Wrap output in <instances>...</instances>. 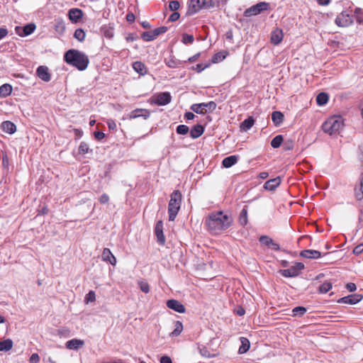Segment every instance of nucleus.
Wrapping results in <instances>:
<instances>
[{"mask_svg": "<svg viewBox=\"0 0 363 363\" xmlns=\"http://www.w3.org/2000/svg\"><path fill=\"white\" fill-rule=\"evenodd\" d=\"M232 222V218L228 214L223 211H216L208 215L206 220V225L211 232L219 233L228 229L231 225Z\"/></svg>", "mask_w": 363, "mask_h": 363, "instance_id": "obj_1", "label": "nucleus"}, {"mask_svg": "<svg viewBox=\"0 0 363 363\" xmlns=\"http://www.w3.org/2000/svg\"><path fill=\"white\" fill-rule=\"evenodd\" d=\"M65 62L77 67L79 70H85L89 63L88 56L77 50H69L64 56Z\"/></svg>", "mask_w": 363, "mask_h": 363, "instance_id": "obj_2", "label": "nucleus"}, {"mask_svg": "<svg viewBox=\"0 0 363 363\" xmlns=\"http://www.w3.org/2000/svg\"><path fill=\"white\" fill-rule=\"evenodd\" d=\"M344 127L343 118L340 116H333L328 118L323 124L324 133L333 135L338 134Z\"/></svg>", "mask_w": 363, "mask_h": 363, "instance_id": "obj_3", "label": "nucleus"}, {"mask_svg": "<svg viewBox=\"0 0 363 363\" xmlns=\"http://www.w3.org/2000/svg\"><path fill=\"white\" fill-rule=\"evenodd\" d=\"M182 194L179 191H174L171 196L168 206L169 220H174L181 206Z\"/></svg>", "mask_w": 363, "mask_h": 363, "instance_id": "obj_4", "label": "nucleus"}, {"mask_svg": "<svg viewBox=\"0 0 363 363\" xmlns=\"http://www.w3.org/2000/svg\"><path fill=\"white\" fill-rule=\"evenodd\" d=\"M216 108V104L214 101L194 104L191 106V109L199 114H206L207 113L213 112Z\"/></svg>", "mask_w": 363, "mask_h": 363, "instance_id": "obj_5", "label": "nucleus"}, {"mask_svg": "<svg viewBox=\"0 0 363 363\" xmlns=\"http://www.w3.org/2000/svg\"><path fill=\"white\" fill-rule=\"evenodd\" d=\"M269 8V4L264 1L259 2L256 5H254L249 9H247L244 15L246 17H250L252 16H256L260 13L263 11L267 10Z\"/></svg>", "mask_w": 363, "mask_h": 363, "instance_id": "obj_6", "label": "nucleus"}, {"mask_svg": "<svg viewBox=\"0 0 363 363\" xmlns=\"http://www.w3.org/2000/svg\"><path fill=\"white\" fill-rule=\"evenodd\" d=\"M152 103L158 106H164L170 103L172 96L169 92H162L153 96Z\"/></svg>", "mask_w": 363, "mask_h": 363, "instance_id": "obj_7", "label": "nucleus"}, {"mask_svg": "<svg viewBox=\"0 0 363 363\" xmlns=\"http://www.w3.org/2000/svg\"><path fill=\"white\" fill-rule=\"evenodd\" d=\"M304 268L303 264L297 262L291 267L281 271V274L286 277H293L298 275L299 272Z\"/></svg>", "mask_w": 363, "mask_h": 363, "instance_id": "obj_8", "label": "nucleus"}, {"mask_svg": "<svg viewBox=\"0 0 363 363\" xmlns=\"http://www.w3.org/2000/svg\"><path fill=\"white\" fill-rule=\"evenodd\" d=\"M206 1V0H191L189 6L188 13L189 15H193L199 11L205 6Z\"/></svg>", "mask_w": 363, "mask_h": 363, "instance_id": "obj_9", "label": "nucleus"}, {"mask_svg": "<svg viewBox=\"0 0 363 363\" xmlns=\"http://www.w3.org/2000/svg\"><path fill=\"white\" fill-rule=\"evenodd\" d=\"M352 17L345 12H342L338 15L335 19V23L340 27L349 26L352 24Z\"/></svg>", "mask_w": 363, "mask_h": 363, "instance_id": "obj_10", "label": "nucleus"}, {"mask_svg": "<svg viewBox=\"0 0 363 363\" xmlns=\"http://www.w3.org/2000/svg\"><path fill=\"white\" fill-rule=\"evenodd\" d=\"M363 298V296L359 294H352L349 295L347 296H345L343 298H340L337 302L340 303H347V304H356L359 303L362 299Z\"/></svg>", "mask_w": 363, "mask_h": 363, "instance_id": "obj_11", "label": "nucleus"}, {"mask_svg": "<svg viewBox=\"0 0 363 363\" xmlns=\"http://www.w3.org/2000/svg\"><path fill=\"white\" fill-rule=\"evenodd\" d=\"M259 242L261 244L270 247L272 250L278 251L279 250V245L274 242V240L267 235H263L259 238Z\"/></svg>", "mask_w": 363, "mask_h": 363, "instance_id": "obj_12", "label": "nucleus"}, {"mask_svg": "<svg viewBox=\"0 0 363 363\" xmlns=\"http://www.w3.org/2000/svg\"><path fill=\"white\" fill-rule=\"evenodd\" d=\"M38 77L44 82H49L51 79V75L48 68L45 66H40L36 71Z\"/></svg>", "mask_w": 363, "mask_h": 363, "instance_id": "obj_13", "label": "nucleus"}, {"mask_svg": "<svg viewBox=\"0 0 363 363\" xmlns=\"http://www.w3.org/2000/svg\"><path fill=\"white\" fill-rule=\"evenodd\" d=\"M167 306L169 308L172 309L178 313H183L185 312V307L179 301L172 299L167 302Z\"/></svg>", "mask_w": 363, "mask_h": 363, "instance_id": "obj_14", "label": "nucleus"}, {"mask_svg": "<svg viewBox=\"0 0 363 363\" xmlns=\"http://www.w3.org/2000/svg\"><path fill=\"white\" fill-rule=\"evenodd\" d=\"M102 260L108 262L113 266L116 264L117 260L108 248H104L101 255Z\"/></svg>", "mask_w": 363, "mask_h": 363, "instance_id": "obj_15", "label": "nucleus"}, {"mask_svg": "<svg viewBox=\"0 0 363 363\" xmlns=\"http://www.w3.org/2000/svg\"><path fill=\"white\" fill-rule=\"evenodd\" d=\"M83 16V12L79 9H72L68 12L69 19L72 23H77Z\"/></svg>", "mask_w": 363, "mask_h": 363, "instance_id": "obj_16", "label": "nucleus"}, {"mask_svg": "<svg viewBox=\"0 0 363 363\" xmlns=\"http://www.w3.org/2000/svg\"><path fill=\"white\" fill-rule=\"evenodd\" d=\"M155 235L160 244L165 243V238L163 233V223L161 220L158 221L155 226Z\"/></svg>", "mask_w": 363, "mask_h": 363, "instance_id": "obj_17", "label": "nucleus"}, {"mask_svg": "<svg viewBox=\"0 0 363 363\" xmlns=\"http://www.w3.org/2000/svg\"><path fill=\"white\" fill-rule=\"evenodd\" d=\"M84 345V342L79 339H72L66 342V347L69 350H77Z\"/></svg>", "mask_w": 363, "mask_h": 363, "instance_id": "obj_18", "label": "nucleus"}, {"mask_svg": "<svg viewBox=\"0 0 363 363\" xmlns=\"http://www.w3.org/2000/svg\"><path fill=\"white\" fill-rule=\"evenodd\" d=\"M284 37L282 30L277 28L271 34V42L272 44L277 45L279 44Z\"/></svg>", "mask_w": 363, "mask_h": 363, "instance_id": "obj_19", "label": "nucleus"}, {"mask_svg": "<svg viewBox=\"0 0 363 363\" xmlns=\"http://www.w3.org/2000/svg\"><path fill=\"white\" fill-rule=\"evenodd\" d=\"M1 128L4 132L9 134H13L16 131V125L9 121H4L1 125Z\"/></svg>", "mask_w": 363, "mask_h": 363, "instance_id": "obj_20", "label": "nucleus"}, {"mask_svg": "<svg viewBox=\"0 0 363 363\" xmlns=\"http://www.w3.org/2000/svg\"><path fill=\"white\" fill-rule=\"evenodd\" d=\"M281 183L280 177H277L272 179H269L264 184V188L269 191L275 189Z\"/></svg>", "mask_w": 363, "mask_h": 363, "instance_id": "obj_21", "label": "nucleus"}, {"mask_svg": "<svg viewBox=\"0 0 363 363\" xmlns=\"http://www.w3.org/2000/svg\"><path fill=\"white\" fill-rule=\"evenodd\" d=\"M301 255L303 257L308 258V259H318L320 257L321 254L318 250H306L301 252Z\"/></svg>", "mask_w": 363, "mask_h": 363, "instance_id": "obj_22", "label": "nucleus"}, {"mask_svg": "<svg viewBox=\"0 0 363 363\" xmlns=\"http://www.w3.org/2000/svg\"><path fill=\"white\" fill-rule=\"evenodd\" d=\"M35 28L36 27L34 23H29L23 27V34H21L18 32V30H21V28L18 26L16 27V30L17 33H18L19 35L27 36V35L31 34L35 30Z\"/></svg>", "mask_w": 363, "mask_h": 363, "instance_id": "obj_23", "label": "nucleus"}, {"mask_svg": "<svg viewBox=\"0 0 363 363\" xmlns=\"http://www.w3.org/2000/svg\"><path fill=\"white\" fill-rule=\"evenodd\" d=\"M13 347V342L11 339H6L4 340H0V352H9Z\"/></svg>", "mask_w": 363, "mask_h": 363, "instance_id": "obj_24", "label": "nucleus"}, {"mask_svg": "<svg viewBox=\"0 0 363 363\" xmlns=\"http://www.w3.org/2000/svg\"><path fill=\"white\" fill-rule=\"evenodd\" d=\"M238 160V157L236 155H231L223 159L222 164L225 168L231 167Z\"/></svg>", "mask_w": 363, "mask_h": 363, "instance_id": "obj_25", "label": "nucleus"}, {"mask_svg": "<svg viewBox=\"0 0 363 363\" xmlns=\"http://www.w3.org/2000/svg\"><path fill=\"white\" fill-rule=\"evenodd\" d=\"M255 123V120L252 117H249L247 119H245L241 124H240V129L241 130H243L245 132L249 130Z\"/></svg>", "mask_w": 363, "mask_h": 363, "instance_id": "obj_26", "label": "nucleus"}, {"mask_svg": "<svg viewBox=\"0 0 363 363\" xmlns=\"http://www.w3.org/2000/svg\"><path fill=\"white\" fill-rule=\"evenodd\" d=\"M12 86L9 84H4L0 86V96L5 98L11 95Z\"/></svg>", "mask_w": 363, "mask_h": 363, "instance_id": "obj_27", "label": "nucleus"}, {"mask_svg": "<svg viewBox=\"0 0 363 363\" xmlns=\"http://www.w3.org/2000/svg\"><path fill=\"white\" fill-rule=\"evenodd\" d=\"M203 133V128L201 125H195L190 131V135L195 139L200 137Z\"/></svg>", "mask_w": 363, "mask_h": 363, "instance_id": "obj_28", "label": "nucleus"}, {"mask_svg": "<svg viewBox=\"0 0 363 363\" xmlns=\"http://www.w3.org/2000/svg\"><path fill=\"white\" fill-rule=\"evenodd\" d=\"M272 120L275 125H279L284 120V114L280 111H274L272 114Z\"/></svg>", "mask_w": 363, "mask_h": 363, "instance_id": "obj_29", "label": "nucleus"}, {"mask_svg": "<svg viewBox=\"0 0 363 363\" xmlns=\"http://www.w3.org/2000/svg\"><path fill=\"white\" fill-rule=\"evenodd\" d=\"M240 342H241V346L239 348V353L244 354V353L247 352L248 351V350L250 349V341L246 337H242L240 338Z\"/></svg>", "mask_w": 363, "mask_h": 363, "instance_id": "obj_30", "label": "nucleus"}, {"mask_svg": "<svg viewBox=\"0 0 363 363\" xmlns=\"http://www.w3.org/2000/svg\"><path fill=\"white\" fill-rule=\"evenodd\" d=\"M133 68L136 72L139 73L141 75H144L146 74V67L145 65L141 62H135L133 65Z\"/></svg>", "mask_w": 363, "mask_h": 363, "instance_id": "obj_31", "label": "nucleus"}, {"mask_svg": "<svg viewBox=\"0 0 363 363\" xmlns=\"http://www.w3.org/2000/svg\"><path fill=\"white\" fill-rule=\"evenodd\" d=\"M55 30L60 35L64 33L65 30V25L62 20L58 19L55 21Z\"/></svg>", "mask_w": 363, "mask_h": 363, "instance_id": "obj_32", "label": "nucleus"}, {"mask_svg": "<svg viewBox=\"0 0 363 363\" xmlns=\"http://www.w3.org/2000/svg\"><path fill=\"white\" fill-rule=\"evenodd\" d=\"M183 330V325L180 321H176L174 323V329L171 333L172 336L177 337L181 334Z\"/></svg>", "mask_w": 363, "mask_h": 363, "instance_id": "obj_33", "label": "nucleus"}, {"mask_svg": "<svg viewBox=\"0 0 363 363\" xmlns=\"http://www.w3.org/2000/svg\"><path fill=\"white\" fill-rule=\"evenodd\" d=\"M328 101V95L325 93H320L316 97V101L319 106H323L326 104Z\"/></svg>", "mask_w": 363, "mask_h": 363, "instance_id": "obj_34", "label": "nucleus"}, {"mask_svg": "<svg viewBox=\"0 0 363 363\" xmlns=\"http://www.w3.org/2000/svg\"><path fill=\"white\" fill-rule=\"evenodd\" d=\"M239 222L242 225H245L247 223V211L245 208L240 213Z\"/></svg>", "mask_w": 363, "mask_h": 363, "instance_id": "obj_35", "label": "nucleus"}, {"mask_svg": "<svg viewBox=\"0 0 363 363\" xmlns=\"http://www.w3.org/2000/svg\"><path fill=\"white\" fill-rule=\"evenodd\" d=\"M283 142V136L281 135H277L271 141V145L274 148H278L280 147Z\"/></svg>", "mask_w": 363, "mask_h": 363, "instance_id": "obj_36", "label": "nucleus"}, {"mask_svg": "<svg viewBox=\"0 0 363 363\" xmlns=\"http://www.w3.org/2000/svg\"><path fill=\"white\" fill-rule=\"evenodd\" d=\"M355 196L357 200H361L363 198V177L361 179L359 188L355 189Z\"/></svg>", "mask_w": 363, "mask_h": 363, "instance_id": "obj_37", "label": "nucleus"}, {"mask_svg": "<svg viewBox=\"0 0 363 363\" xmlns=\"http://www.w3.org/2000/svg\"><path fill=\"white\" fill-rule=\"evenodd\" d=\"M74 36L79 41L82 42L84 40L86 34L83 29L78 28L74 31Z\"/></svg>", "mask_w": 363, "mask_h": 363, "instance_id": "obj_38", "label": "nucleus"}, {"mask_svg": "<svg viewBox=\"0 0 363 363\" xmlns=\"http://www.w3.org/2000/svg\"><path fill=\"white\" fill-rule=\"evenodd\" d=\"M331 288L332 284L330 282H325L320 286L319 291L320 293L325 294L328 292Z\"/></svg>", "mask_w": 363, "mask_h": 363, "instance_id": "obj_39", "label": "nucleus"}, {"mask_svg": "<svg viewBox=\"0 0 363 363\" xmlns=\"http://www.w3.org/2000/svg\"><path fill=\"white\" fill-rule=\"evenodd\" d=\"M89 150V147L87 143L85 142H82L79 147V154H86Z\"/></svg>", "mask_w": 363, "mask_h": 363, "instance_id": "obj_40", "label": "nucleus"}, {"mask_svg": "<svg viewBox=\"0 0 363 363\" xmlns=\"http://www.w3.org/2000/svg\"><path fill=\"white\" fill-rule=\"evenodd\" d=\"M189 130V127L185 125H179L177 128V133L180 135H185Z\"/></svg>", "mask_w": 363, "mask_h": 363, "instance_id": "obj_41", "label": "nucleus"}, {"mask_svg": "<svg viewBox=\"0 0 363 363\" xmlns=\"http://www.w3.org/2000/svg\"><path fill=\"white\" fill-rule=\"evenodd\" d=\"M354 13L357 16V21L359 23H363V11L359 8H357L354 11Z\"/></svg>", "mask_w": 363, "mask_h": 363, "instance_id": "obj_42", "label": "nucleus"}, {"mask_svg": "<svg viewBox=\"0 0 363 363\" xmlns=\"http://www.w3.org/2000/svg\"><path fill=\"white\" fill-rule=\"evenodd\" d=\"M96 300V294L94 291H90L85 297V302L86 303L89 302H94Z\"/></svg>", "mask_w": 363, "mask_h": 363, "instance_id": "obj_43", "label": "nucleus"}, {"mask_svg": "<svg viewBox=\"0 0 363 363\" xmlns=\"http://www.w3.org/2000/svg\"><path fill=\"white\" fill-rule=\"evenodd\" d=\"M155 35L153 31L145 32L143 34V38L146 41H150L155 38Z\"/></svg>", "mask_w": 363, "mask_h": 363, "instance_id": "obj_44", "label": "nucleus"}, {"mask_svg": "<svg viewBox=\"0 0 363 363\" xmlns=\"http://www.w3.org/2000/svg\"><path fill=\"white\" fill-rule=\"evenodd\" d=\"M225 57V55L223 52H218L216 54L212 59L213 62L217 63L223 60Z\"/></svg>", "mask_w": 363, "mask_h": 363, "instance_id": "obj_45", "label": "nucleus"}, {"mask_svg": "<svg viewBox=\"0 0 363 363\" xmlns=\"http://www.w3.org/2000/svg\"><path fill=\"white\" fill-rule=\"evenodd\" d=\"M194 36L192 35L184 34L182 36V42L184 44L192 43L194 42Z\"/></svg>", "mask_w": 363, "mask_h": 363, "instance_id": "obj_46", "label": "nucleus"}, {"mask_svg": "<svg viewBox=\"0 0 363 363\" xmlns=\"http://www.w3.org/2000/svg\"><path fill=\"white\" fill-rule=\"evenodd\" d=\"M139 286L143 292L147 294L150 291V286L147 282L140 281Z\"/></svg>", "mask_w": 363, "mask_h": 363, "instance_id": "obj_47", "label": "nucleus"}, {"mask_svg": "<svg viewBox=\"0 0 363 363\" xmlns=\"http://www.w3.org/2000/svg\"><path fill=\"white\" fill-rule=\"evenodd\" d=\"M292 312L294 315H296L297 313H299L300 315H303L306 312V309L304 307L298 306L294 308Z\"/></svg>", "mask_w": 363, "mask_h": 363, "instance_id": "obj_48", "label": "nucleus"}, {"mask_svg": "<svg viewBox=\"0 0 363 363\" xmlns=\"http://www.w3.org/2000/svg\"><path fill=\"white\" fill-rule=\"evenodd\" d=\"M169 7L171 11H175L179 8V2L178 1H172L169 2Z\"/></svg>", "mask_w": 363, "mask_h": 363, "instance_id": "obj_49", "label": "nucleus"}, {"mask_svg": "<svg viewBox=\"0 0 363 363\" xmlns=\"http://www.w3.org/2000/svg\"><path fill=\"white\" fill-rule=\"evenodd\" d=\"M143 112L135 113L136 118L143 117L145 119L148 118L150 116V112L146 109H143Z\"/></svg>", "mask_w": 363, "mask_h": 363, "instance_id": "obj_50", "label": "nucleus"}, {"mask_svg": "<svg viewBox=\"0 0 363 363\" xmlns=\"http://www.w3.org/2000/svg\"><path fill=\"white\" fill-rule=\"evenodd\" d=\"M179 62L174 60V59H170L167 62V65L169 67H171V68H175V67H177L178 65H179Z\"/></svg>", "mask_w": 363, "mask_h": 363, "instance_id": "obj_51", "label": "nucleus"}, {"mask_svg": "<svg viewBox=\"0 0 363 363\" xmlns=\"http://www.w3.org/2000/svg\"><path fill=\"white\" fill-rule=\"evenodd\" d=\"M40 361V357L37 353H33L29 359L30 363H38Z\"/></svg>", "mask_w": 363, "mask_h": 363, "instance_id": "obj_52", "label": "nucleus"}, {"mask_svg": "<svg viewBox=\"0 0 363 363\" xmlns=\"http://www.w3.org/2000/svg\"><path fill=\"white\" fill-rule=\"evenodd\" d=\"M99 201L102 204L108 203L109 201V196L106 194H104L100 196Z\"/></svg>", "mask_w": 363, "mask_h": 363, "instance_id": "obj_53", "label": "nucleus"}, {"mask_svg": "<svg viewBox=\"0 0 363 363\" xmlns=\"http://www.w3.org/2000/svg\"><path fill=\"white\" fill-rule=\"evenodd\" d=\"M167 30V28L166 27H160V28H158L157 29H155L153 30L155 35V37L158 36L161 33H163L164 32H166Z\"/></svg>", "mask_w": 363, "mask_h": 363, "instance_id": "obj_54", "label": "nucleus"}, {"mask_svg": "<svg viewBox=\"0 0 363 363\" xmlns=\"http://www.w3.org/2000/svg\"><path fill=\"white\" fill-rule=\"evenodd\" d=\"M363 252V244L358 245L353 250V253L359 255Z\"/></svg>", "mask_w": 363, "mask_h": 363, "instance_id": "obj_55", "label": "nucleus"}, {"mask_svg": "<svg viewBox=\"0 0 363 363\" xmlns=\"http://www.w3.org/2000/svg\"><path fill=\"white\" fill-rule=\"evenodd\" d=\"M107 125L110 130H115L116 128V123L112 119H108L107 121Z\"/></svg>", "mask_w": 363, "mask_h": 363, "instance_id": "obj_56", "label": "nucleus"}, {"mask_svg": "<svg viewBox=\"0 0 363 363\" xmlns=\"http://www.w3.org/2000/svg\"><path fill=\"white\" fill-rule=\"evenodd\" d=\"M143 109H135L134 111H133L132 112L130 113L129 116H128V118L129 119H135V118H136V116H135V113H140V112H143Z\"/></svg>", "mask_w": 363, "mask_h": 363, "instance_id": "obj_57", "label": "nucleus"}, {"mask_svg": "<svg viewBox=\"0 0 363 363\" xmlns=\"http://www.w3.org/2000/svg\"><path fill=\"white\" fill-rule=\"evenodd\" d=\"M179 18V13L177 12L173 13L169 18L170 21H175Z\"/></svg>", "mask_w": 363, "mask_h": 363, "instance_id": "obj_58", "label": "nucleus"}, {"mask_svg": "<svg viewBox=\"0 0 363 363\" xmlns=\"http://www.w3.org/2000/svg\"><path fill=\"white\" fill-rule=\"evenodd\" d=\"M346 288L351 292L354 291L357 289L356 285L354 283H348Z\"/></svg>", "mask_w": 363, "mask_h": 363, "instance_id": "obj_59", "label": "nucleus"}, {"mask_svg": "<svg viewBox=\"0 0 363 363\" xmlns=\"http://www.w3.org/2000/svg\"><path fill=\"white\" fill-rule=\"evenodd\" d=\"M8 34V30L4 28H0V40L6 37Z\"/></svg>", "mask_w": 363, "mask_h": 363, "instance_id": "obj_60", "label": "nucleus"}, {"mask_svg": "<svg viewBox=\"0 0 363 363\" xmlns=\"http://www.w3.org/2000/svg\"><path fill=\"white\" fill-rule=\"evenodd\" d=\"M160 363H172L170 357L167 356H163L160 359Z\"/></svg>", "mask_w": 363, "mask_h": 363, "instance_id": "obj_61", "label": "nucleus"}, {"mask_svg": "<svg viewBox=\"0 0 363 363\" xmlns=\"http://www.w3.org/2000/svg\"><path fill=\"white\" fill-rule=\"evenodd\" d=\"M94 136L98 140H102L105 137V134L103 132H95Z\"/></svg>", "mask_w": 363, "mask_h": 363, "instance_id": "obj_62", "label": "nucleus"}, {"mask_svg": "<svg viewBox=\"0 0 363 363\" xmlns=\"http://www.w3.org/2000/svg\"><path fill=\"white\" fill-rule=\"evenodd\" d=\"M126 19L128 22H133L135 21V16L132 13H129L126 16Z\"/></svg>", "mask_w": 363, "mask_h": 363, "instance_id": "obj_63", "label": "nucleus"}, {"mask_svg": "<svg viewBox=\"0 0 363 363\" xmlns=\"http://www.w3.org/2000/svg\"><path fill=\"white\" fill-rule=\"evenodd\" d=\"M195 117L194 114L191 112H186L185 113V118L187 119V120H192L194 119Z\"/></svg>", "mask_w": 363, "mask_h": 363, "instance_id": "obj_64", "label": "nucleus"}]
</instances>
